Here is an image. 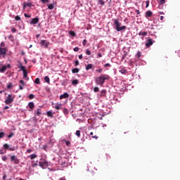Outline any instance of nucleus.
<instances>
[{
    "label": "nucleus",
    "mask_w": 180,
    "mask_h": 180,
    "mask_svg": "<svg viewBox=\"0 0 180 180\" xmlns=\"http://www.w3.org/2000/svg\"><path fill=\"white\" fill-rule=\"evenodd\" d=\"M35 98V96L33 95V94H30V95L29 96V98H30V99H33V98Z\"/></svg>",
    "instance_id": "obj_44"
},
{
    "label": "nucleus",
    "mask_w": 180,
    "mask_h": 180,
    "mask_svg": "<svg viewBox=\"0 0 180 180\" xmlns=\"http://www.w3.org/2000/svg\"><path fill=\"white\" fill-rule=\"evenodd\" d=\"M139 36H143V37H146V36H147V32H140L139 33Z\"/></svg>",
    "instance_id": "obj_18"
},
{
    "label": "nucleus",
    "mask_w": 180,
    "mask_h": 180,
    "mask_svg": "<svg viewBox=\"0 0 180 180\" xmlns=\"http://www.w3.org/2000/svg\"><path fill=\"white\" fill-rule=\"evenodd\" d=\"M9 150L14 151V150H15V147L9 148Z\"/></svg>",
    "instance_id": "obj_51"
},
{
    "label": "nucleus",
    "mask_w": 180,
    "mask_h": 180,
    "mask_svg": "<svg viewBox=\"0 0 180 180\" xmlns=\"http://www.w3.org/2000/svg\"><path fill=\"white\" fill-rule=\"evenodd\" d=\"M86 54L88 56H91V51H89V49H86Z\"/></svg>",
    "instance_id": "obj_37"
},
{
    "label": "nucleus",
    "mask_w": 180,
    "mask_h": 180,
    "mask_svg": "<svg viewBox=\"0 0 180 180\" xmlns=\"http://www.w3.org/2000/svg\"><path fill=\"white\" fill-rule=\"evenodd\" d=\"M7 70V67L6 65H4L0 69V72L4 73Z\"/></svg>",
    "instance_id": "obj_10"
},
{
    "label": "nucleus",
    "mask_w": 180,
    "mask_h": 180,
    "mask_svg": "<svg viewBox=\"0 0 180 180\" xmlns=\"http://www.w3.org/2000/svg\"><path fill=\"white\" fill-rule=\"evenodd\" d=\"M93 68V65L92 64H89L86 66V70L89 71V70H92Z\"/></svg>",
    "instance_id": "obj_15"
},
{
    "label": "nucleus",
    "mask_w": 180,
    "mask_h": 180,
    "mask_svg": "<svg viewBox=\"0 0 180 180\" xmlns=\"http://www.w3.org/2000/svg\"><path fill=\"white\" fill-rule=\"evenodd\" d=\"M114 25L117 32H121L127 29V27L125 25L121 27V22H119V19L115 20Z\"/></svg>",
    "instance_id": "obj_2"
},
{
    "label": "nucleus",
    "mask_w": 180,
    "mask_h": 180,
    "mask_svg": "<svg viewBox=\"0 0 180 180\" xmlns=\"http://www.w3.org/2000/svg\"><path fill=\"white\" fill-rule=\"evenodd\" d=\"M69 95L68 94V93H64L63 95H61L60 96V99H63V98H68Z\"/></svg>",
    "instance_id": "obj_14"
},
{
    "label": "nucleus",
    "mask_w": 180,
    "mask_h": 180,
    "mask_svg": "<svg viewBox=\"0 0 180 180\" xmlns=\"http://www.w3.org/2000/svg\"><path fill=\"white\" fill-rule=\"evenodd\" d=\"M24 15H25V17H26V18H30V17H31V15H27V14H26V13H25Z\"/></svg>",
    "instance_id": "obj_58"
},
{
    "label": "nucleus",
    "mask_w": 180,
    "mask_h": 180,
    "mask_svg": "<svg viewBox=\"0 0 180 180\" xmlns=\"http://www.w3.org/2000/svg\"><path fill=\"white\" fill-rule=\"evenodd\" d=\"M74 51H75V52H77V51H79V48H78V46H76V48L74 49Z\"/></svg>",
    "instance_id": "obj_48"
},
{
    "label": "nucleus",
    "mask_w": 180,
    "mask_h": 180,
    "mask_svg": "<svg viewBox=\"0 0 180 180\" xmlns=\"http://www.w3.org/2000/svg\"><path fill=\"white\" fill-rule=\"evenodd\" d=\"M48 8H49V10H53V9L54 8V4H49V5L48 6Z\"/></svg>",
    "instance_id": "obj_27"
},
{
    "label": "nucleus",
    "mask_w": 180,
    "mask_h": 180,
    "mask_svg": "<svg viewBox=\"0 0 180 180\" xmlns=\"http://www.w3.org/2000/svg\"><path fill=\"white\" fill-rule=\"evenodd\" d=\"M15 19L16 20H20V16L17 15V16H15Z\"/></svg>",
    "instance_id": "obj_49"
},
{
    "label": "nucleus",
    "mask_w": 180,
    "mask_h": 180,
    "mask_svg": "<svg viewBox=\"0 0 180 180\" xmlns=\"http://www.w3.org/2000/svg\"><path fill=\"white\" fill-rule=\"evenodd\" d=\"M26 7H27V6H26L25 3L24 2L23 3V10H25L26 8Z\"/></svg>",
    "instance_id": "obj_59"
},
{
    "label": "nucleus",
    "mask_w": 180,
    "mask_h": 180,
    "mask_svg": "<svg viewBox=\"0 0 180 180\" xmlns=\"http://www.w3.org/2000/svg\"><path fill=\"white\" fill-rule=\"evenodd\" d=\"M79 72V68H74L72 69V73L73 74H77Z\"/></svg>",
    "instance_id": "obj_17"
},
{
    "label": "nucleus",
    "mask_w": 180,
    "mask_h": 180,
    "mask_svg": "<svg viewBox=\"0 0 180 180\" xmlns=\"http://www.w3.org/2000/svg\"><path fill=\"white\" fill-rule=\"evenodd\" d=\"M11 162H13L15 165H19L20 163V161L15 155H12L10 158Z\"/></svg>",
    "instance_id": "obj_4"
},
{
    "label": "nucleus",
    "mask_w": 180,
    "mask_h": 180,
    "mask_svg": "<svg viewBox=\"0 0 180 180\" xmlns=\"http://www.w3.org/2000/svg\"><path fill=\"white\" fill-rule=\"evenodd\" d=\"M99 91H100L99 87L95 86V87L94 88V91L95 93L98 92Z\"/></svg>",
    "instance_id": "obj_31"
},
{
    "label": "nucleus",
    "mask_w": 180,
    "mask_h": 180,
    "mask_svg": "<svg viewBox=\"0 0 180 180\" xmlns=\"http://www.w3.org/2000/svg\"><path fill=\"white\" fill-rule=\"evenodd\" d=\"M20 85H19V88H20V90H23V86H25V83L23 80H20Z\"/></svg>",
    "instance_id": "obj_9"
},
{
    "label": "nucleus",
    "mask_w": 180,
    "mask_h": 180,
    "mask_svg": "<svg viewBox=\"0 0 180 180\" xmlns=\"http://www.w3.org/2000/svg\"><path fill=\"white\" fill-rule=\"evenodd\" d=\"M7 88H8V89H11L13 88L12 84H11V83L8 84L7 85Z\"/></svg>",
    "instance_id": "obj_41"
},
{
    "label": "nucleus",
    "mask_w": 180,
    "mask_h": 180,
    "mask_svg": "<svg viewBox=\"0 0 180 180\" xmlns=\"http://www.w3.org/2000/svg\"><path fill=\"white\" fill-rule=\"evenodd\" d=\"M28 106L30 107V109L32 110L34 108V104L33 102H30L29 103Z\"/></svg>",
    "instance_id": "obj_19"
},
{
    "label": "nucleus",
    "mask_w": 180,
    "mask_h": 180,
    "mask_svg": "<svg viewBox=\"0 0 180 180\" xmlns=\"http://www.w3.org/2000/svg\"><path fill=\"white\" fill-rule=\"evenodd\" d=\"M86 43H87V40L86 39H84L83 40V46H86Z\"/></svg>",
    "instance_id": "obj_46"
},
{
    "label": "nucleus",
    "mask_w": 180,
    "mask_h": 180,
    "mask_svg": "<svg viewBox=\"0 0 180 180\" xmlns=\"http://www.w3.org/2000/svg\"><path fill=\"white\" fill-rule=\"evenodd\" d=\"M4 135H5L4 132L3 131L0 132V139H2Z\"/></svg>",
    "instance_id": "obj_45"
},
{
    "label": "nucleus",
    "mask_w": 180,
    "mask_h": 180,
    "mask_svg": "<svg viewBox=\"0 0 180 180\" xmlns=\"http://www.w3.org/2000/svg\"><path fill=\"white\" fill-rule=\"evenodd\" d=\"M38 165V161H32V167H37Z\"/></svg>",
    "instance_id": "obj_21"
},
{
    "label": "nucleus",
    "mask_w": 180,
    "mask_h": 180,
    "mask_svg": "<svg viewBox=\"0 0 180 180\" xmlns=\"http://www.w3.org/2000/svg\"><path fill=\"white\" fill-rule=\"evenodd\" d=\"M37 155L36 154H32L30 155V158H31V160H34V158H37Z\"/></svg>",
    "instance_id": "obj_23"
},
{
    "label": "nucleus",
    "mask_w": 180,
    "mask_h": 180,
    "mask_svg": "<svg viewBox=\"0 0 180 180\" xmlns=\"http://www.w3.org/2000/svg\"><path fill=\"white\" fill-rule=\"evenodd\" d=\"M136 13H137V15H139L141 13L139 10H136Z\"/></svg>",
    "instance_id": "obj_61"
},
{
    "label": "nucleus",
    "mask_w": 180,
    "mask_h": 180,
    "mask_svg": "<svg viewBox=\"0 0 180 180\" xmlns=\"http://www.w3.org/2000/svg\"><path fill=\"white\" fill-rule=\"evenodd\" d=\"M120 72L122 74V75H126L127 73V71L125 70V69H122L120 70Z\"/></svg>",
    "instance_id": "obj_30"
},
{
    "label": "nucleus",
    "mask_w": 180,
    "mask_h": 180,
    "mask_svg": "<svg viewBox=\"0 0 180 180\" xmlns=\"http://www.w3.org/2000/svg\"><path fill=\"white\" fill-rule=\"evenodd\" d=\"M72 84H73V85H77V84H78V80H77V79H74V80L72 81Z\"/></svg>",
    "instance_id": "obj_38"
},
{
    "label": "nucleus",
    "mask_w": 180,
    "mask_h": 180,
    "mask_svg": "<svg viewBox=\"0 0 180 180\" xmlns=\"http://www.w3.org/2000/svg\"><path fill=\"white\" fill-rule=\"evenodd\" d=\"M98 4H101V6H104L105 1L103 0H98Z\"/></svg>",
    "instance_id": "obj_34"
},
{
    "label": "nucleus",
    "mask_w": 180,
    "mask_h": 180,
    "mask_svg": "<svg viewBox=\"0 0 180 180\" xmlns=\"http://www.w3.org/2000/svg\"><path fill=\"white\" fill-rule=\"evenodd\" d=\"M110 77L108 75H101L100 77L95 79V82L97 85L103 86L105 84V81L109 80Z\"/></svg>",
    "instance_id": "obj_1"
},
{
    "label": "nucleus",
    "mask_w": 180,
    "mask_h": 180,
    "mask_svg": "<svg viewBox=\"0 0 180 180\" xmlns=\"http://www.w3.org/2000/svg\"><path fill=\"white\" fill-rule=\"evenodd\" d=\"M49 44V41H46V40L42 39L41 40V46H44L45 48H48Z\"/></svg>",
    "instance_id": "obj_7"
},
{
    "label": "nucleus",
    "mask_w": 180,
    "mask_h": 180,
    "mask_svg": "<svg viewBox=\"0 0 180 180\" xmlns=\"http://www.w3.org/2000/svg\"><path fill=\"white\" fill-rule=\"evenodd\" d=\"M32 151V150L31 149H29V150H27V152L28 153H30Z\"/></svg>",
    "instance_id": "obj_63"
},
{
    "label": "nucleus",
    "mask_w": 180,
    "mask_h": 180,
    "mask_svg": "<svg viewBox=\"0 0 180 180\" xmlns=\"http://www.w3.org/2000/svg\"><path fill=\"white\" fill-rule=\"evenodd\" d=\"M7 49L6 48H0V56L4 58L6 55Z\"/></svg>",
    "instance_id": "obj_6"
},
{
    "label": "nucleus",
    "mask_w": 180,
    "mask_h": 180,
    "mask_svg": "<svg viewBox=\"0 0 180 180\" xmlns=\"http://www.w3.org/2000/svg\"><path fill=\"white\" fill-rule=\"evenodd\" d=\"M34 83L36 84H40V79H39V78H36V79L34 80Z\"/></svg>",
    "instance_id": "obj_29"
},
{
    "label": "nucleus",
    "mask_w": 180,
    "mask_h": 180,
    "mask_svg": "<svg viewBox=\"0 0 180 180\" xmlns=\"http://www.w3.org/2000/svg\"><path fill=\"white\" fill-rule=\"evenodd\" d=\"M54 108L56 110H61L63 109L62 104H56L55 106H53Z\"/></svg>",
    "instance_id": "obj_12"
},
{
    "label": "nucleus",
    "mask_w": 180,
    "mask_h": 180,
    "mask_svg": "<svg viewBox=\"0 0 180 180\" xmlns=\"http://www.w3.org/2000/svg\"><path fill=\"white\" fill-rule=\"evenodd\" d=\"M44 81L47 83V84H50V78L48 76L44 77Z\"/></svg>",
    "instance_id": "obj_20"
},
{
    "label": "nucleus",
    "mask_w": 180,
    "mask_h": 180,
    "mask_svg": "<svg viewBox=\"0 0 180 180\" xmlns=\"http://www.w3.org/2000/svg\"><path fill=\"white\" fill-rule=\"evenodd\" d=\"M12 32L13 33H16L17 32V30L15 28H13L12 29Z\"/></svg>",
    "instance_id": "obj_52"
},
{
    "label": "nucleus",
    "mask_w": 180,
    "mask_h": 180,
    "mask_svg": "<svg viewBox=\"0 0 180 180\" xmlns=\"http://www.w3.org/2000/svg\"><path fill=\"white\" fill-rule=\"evenodd\" d=\"M79 58L82 60V59L83 58V56H82V55H80V56H79Z\"/></svg>",
    "instance_id": "obj_64"
},
{
    "label": "nucleus",
    "mask_w": 180,
    "mask_h": 180,
    "mask_svg": "<svg viewBox=\"0 0 180 180\" xmlns=\"http://www.w3.org/2000/svg\"><path fill=\"white\" fill-rule=\"evenodd\" d=\"M76 136H78L79 138L81 136V131L80 130L76 131Z\"/></svg>",
    "instance_id": "obj_25"
},
{
    "label": "nucleus",
    "mask_w": 180,
    "mask_h": 180,
    "mask_svg": "<svg viewBox=\"0 0 180 180\" xmlns=\"http://www.w3.org/2000/svg\"><path fill=\"white\" fill-rule=\"evenodd\" d=\"M37 115L38 117L40 116V115H41V110L40 108H39L37 111Z\"/></svg>",
    "instance_id": "obj_26"
},
{
    "label": "nucleus",
    "mask_w": 180,
    "mask_h": 180,
    "mask_svg": "<svg viewBox=\"0 0 180 180\" xmlns=\"http://www.w3.org/2000/svg\"><path fill=\"white\" fill-rule=\"evenodd\" d=\"M106 96V90H102L101 91V96Z\"/></svg>",
    "instance_id": "obj_24"
},
{
    "label": "nucleus",
    "mask_w": 180,
    "mask_h": 180,
    "mask_svg": "<svg viewBox=\"0 0 180 180\" xmlns=\"http://www.w3.org/2000/svg\"><path fill=\"white\" fill-rule=\"evenodd\" d=\"M65 142V143H66V145L68 146L70 144V141H66L65 140H63Z\"/></svg>",
    "instance_id": "obj_53"
},
{
    "label": "nucleus",
    "mask_w": 180,
    "mask_h": 180,
    "mask_svg": "<svg viewBox=\"0 0 180 180\" xmlns=\"http://www.w3.org/2000/svg\"><path fill=\"white\" fill-rule=\"evenodd\" d=\"M14 136H15L14 132H11L10 135H8V139H11V138H12V137Z\"/></svg>",
    "instance_id": "obj_40"
},
{
    "label": "nucleus",
    "mask_w": 180,
    "mask_h": 180,
    "mask_svg": "<svg viewBox=\"0 0 180 180\" xmlns=\"http://www.w3.org/2000/svg\"><path fill=\"white\" fill-rule=\"evenodd\" d=\"M69 34H70V35H71L72 37H75V32H73V31H70V32H69Z\"/></svg>",
    "instance_id": "obj_39"
},
{
    "label": "nucleus",
    "mask_w": 180,
    "mask_h": 180,
    "mask_svg": "<svg viewBox=\"0 0 180 180\" xmlns=\"http://www.w3.org/2000/svg\"><path fill=\"white\" fill-rule=\"evenodd\" d=\"M2 160H3L4 162L7 161V158H6V157L2 158Z\"/></svg>",
    "instance_id": "obj_54"
},
{
    "label": "nucleus",
    "mask_w": 180,
    "mask_h": 180,
    "mask_svg": "<svg viewBox=\"0 0 180 180\" xmlns=\"http://www.w3.org/2000/svg\"><path fill=\"white\" fill-rule=\"evenodd\" d=\"M27 77V70L23 72V78L26 79Z\"/></svg>",
    "instance_id": "obj_32"
},
{
    "label": "nucleus",
    "mask_w": 180,
    "mask_h": 180,
    "mask_svg": "<svg viewBox=\"0 0 180 180\" xmlns=\"http://www.w3.org/2000/svg\"><path fill=\"white\" fill-rule=\"evenodd\" d=\"M165 4V0H160V6L159 7H160V6L163 5Z\"/></svg>",
    "instance_id": "obj_35"
},
{
    "label": "nucleus",
    "mask_w": 180,
    "mask_h": 180,
    "mask_svg": "<svg viewBox=\"0 0 180 180\" xmlns=\"http://www.w3.org/2000/svg\"><path fill=\"white\" fill-rule=\"evenodd\" d=\"M153 44V41L152 40V39H148L147 42L146 43V46L147 48H150V46H151Z\"/></svg>",
    "instance_id": "obj_8"
},
{
    "label": "nucleus",
    "mask_w": 180,
    "mask_h": 180,
    "mask_svg": "<svg viewBox=\"0 0 180 180\" xmlns=\"http://www.w3.org/2000/svg\"><path fill=\"white\" fill-rule=\"evenodd\" d=\"M110 65L109 64V63H106L105 65V67H110Z\"/></svg>",
    "instance_id": "obj_62"
},
{
    "label": "nucleus",
    "mask_w": 180,
    "mask_h": 180,
    "mask_svg": "<svg viewBox=\"0 0 180 180\" xmlns=\"http://www.w3.org/2000/svg\"><path fill=\"white\" fill-rule=\"evenodd\" d=\"M92 139H98V136H96V135H94V136H91Z\"/></svg>",
    "instance_id": "obj_56"
},
{
    "label": "nucleus",
    "mask_w": 180,
    "mask_h": 180,
    "mask_svg": "<svg viewBox=\"0 0 180 180\" xmlns=\"http://www.w3.org/2000/svg\"><path fill=\"white\" fill-rule=\"evenodd\" d=\"M4 148H6V149H9V148H9V145L7 144V143H5V144L4 145Z\"/></svg>",
    "instance_id": "obj_42"
},
{
    "label": "nucleus",
    "mask_w": 180,
    "mask_h": 180,
    "mask_svg": "<svg viewBox=\"0 0 180 180\" xmlns=\"http://www.w3.org/2000/svg\"><path fill=\"white\" fill-rule=\"evenodd\" d=\"M26 7H31L32 6V4H31V3L29 2H25Z\"/></svg>",
    "instance_id": "obj_36"
},
{
    "label": "nucleus",
    "mask_w": 180,
    "mask_h": 180,
    "mask_svg": "<svg viewBox=\"0 0 180 180\" xmlns=\"http://www.w3.org/2000/svg\"><path fill=\"white\" fill-rule=\"evenodd\" d=\"M6 69H7V68H11V65L10 64H8L7 65H6Z\"/></svg>",
    "instance_id": "obj_60"
},
{
    "label": "nucleus",
    "mask_w": 180,
    "mask_h": 180,
    "mask_svg": "<svg viewBox=\"0 0 180 180\" xmlns=\"http://www.w3.org/2000/svg\"><path fill=\"white\" fill-rule=\"evenodd\" d=\"M39 166L42 169H46L49 166V162L46 160H42V161L39 162Z\"/></svg>",
    "instance_id": "obj_5"
},
{
    "label": "nucleus",
    "mask_w": 180,
    "mask_h": 180,
    "mask_svg": "<svg viewBox=\"0 0 180 180\" xmlns=\"http://www.w3.org/2000/svg\"><path fill=\"white\" fill-rule=\"evenodd\" d=\"M79 65V61H78V60H76V61H75V65L77 66V65Z\"/></svg>",
    "instance_id": "obj_57"
},
{
    "label": "nucleus",
    "mask_w": 180,
    "mask_h": 180,
    "mask_svg": "<svg viewBox=\"0 0 180 180\" xmlns=\"http://www.w3.org/2000/svg\"><path fill=\"white\" fill-rule=\"evenodd\" d=\"M20 68L21 71H22L23 72L25 71H26L25 68L23 66V65L22 63L20 64Z\"/></svg>",
    "instance_id": "obj_22"
},
{
    "label": "nucleus",
    "mask_w": 180,
    "mask_h": 180,
    "mask_svg": "<svg viewBox=\"0 0 180 180\" xmlns=\"http://www.w3.org/2000/svg\"><path fill=\"white\" fill-rule=\"evenodd\" d=\"M141 56H142L141 52H140V51H139V52L136 53V57L137 58H140Z\"/></svg>",
    "instance_id": "obj_28"
},
{
    "label": "nucleus",
    "mask_w": 180,
    "mask_h": 180,
    "mask_svg": "<svg viewBox=\"0 0 180 180\" xmlns=\"http://www.w3.org/2000/svg\"><path fill=\"white\" fill-rule=\"evenodd\" d=\"M38 22H39V18H35L32 20V22L30 23L35 25V24H37Z\"/></svg>",
    "instance_id": "obj_11"
},
{
    "label": "nucleus",
    "mask_w": 180,
    "mask_h": 180,
    "mask_svg": "<svg viewBox=\"0 0 180 180\" xmlns=\"http://www.w3.org/2000/svg\"><path fill=\"white\" fill-rule=\"evenodd\" d=\"M46 115H47V117H51V118H53V113H52L51 111H48V112H46Z\"/></svg>",
    "instance_id": "obj_16"
},
{
    "label": "nucleus",
    "mask_w": 180,
    "mask_h": 180,
    "mask_svg": "<svg viewBox=\"0 0 180 180\" xmlns=\"http://www.w3.org/2000/svg\"><path fill=\"white\" fill-rule=\"evenodd\" d=\"M44 4L49 3V0H41Z\"/></svg>",
    "instance_id": "obj_50"
},
{
    "label": "nucleus",
    "mask_w": 180,
    "mask_h": 180,
    "mask_svg": "<svg viewBox=\"0 0 180 180\" xmlns=\"http://www.w3.org/2000/svg\"><path fill=\"white\" fill-rule=\"evenodd\" d=\"M148 6H150V1H149V0H147V1H146V7L148 8Z\"/></svg>",
    "instance_id": "obj_47"
},
{
    "label": "nucleus",
    "mask_w": 180,
    "mask_h": 180,
    "mask_svg": "<svg viewBox=\"0 0 180 180\" xmlns=\"http://www.w3.org/2000/svg\"><path fill=\"white\" fill-rule=\"evenodd\" d=\"M153 15V13L150 11H148L146 13V18H150Z\"/></svg>",
    "instance_id": "obj_13"
},
{
    "label": "nucleus",
    "mask_w": 180,
    "mask_h": 180,
    "mask_svg": "<svg viewBox=\"0 0 180 180\" xmlns=\"http://www.w3.org/2000/svg\"><path fill=\"white\" fill-rule=\"evenodd\" d=\"M14 98H15V96H13V95L11 94H9L6 101H4V103L8 105V104H11L12 103L13 101H14Z\"/></svg>",
    "instance_id": "obj_3"
},
{
    "label": "nucleus",
    "mask_w": 180,
    "mask_h": 180,
    "mask_svg": "<svg viewBox=\"0 0 180 180\" xmlns=\"http://www.w3.org/2000/svg\"><path fill=\"white\" fill-rule=\"evenodd\" d=\"M96 72L101 74L103 72V69L101 68V69L96 70Z\"/></svg>",
    "instance_id": "obj_43"
},
{
    "label": "nucleus",
    "mask_w": 180,
    "mask_h": 180,
    "mask_svg": "<svg viewBox=\"0 0 180 180\" xmlns=\"http://www.w3.org/2000/svg\"><path fill=\"white\" fill-rule=\"evenodd\" d=\"M98 57H99V58H102L103 57V55H102V53H98Z\"/></svg>",
    "instance_id": "obj_55"
},
{
    "label": "nucleus",
    "mask_w": 180,
    "mask_h": 180,
    "mask_svg": "<svg viewBox=\"0 0 180 180\" xmlns=\"http://www.w3.org/2000/svg\"><path fill=\"white\" fill-rule=\"evenodd\" d=\"M63 113H64V115H68V113H69L68 110L67 108H64Z\"/></svg>",
    "instance_id": "obj_33"
}]
</instances>
